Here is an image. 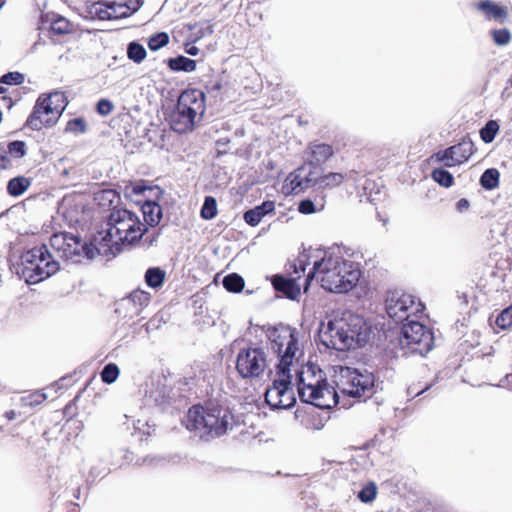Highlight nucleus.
Returning <instances> with one entry per match:
<instances>
[{"mask_svg":"<svg viewBox=\"0 0 512 512\" xmlns=\"http://www.w3.org/2000/svg\"><path fill=\"white\" fill-rule=\"evenodd\" d=\"M319 339L322 345L337 351L354 350L364 347L373 335L372 325L359 315L343 313L339 319L321 322Z\"/></svg>","mask_w":512,"mask_h":512,"instance_id":"obj_1","label":"nucleus"},{"mask_svg":"<svg viewBox=\"0 0 512 512\" xmlns=\"http://www.w3.org/2000/svg\"><path fill=\"white\" fill-rule=\"evenodd\" d=\"M316 275H320L321 287L333 293H347L359 282L361 277L360 265L357 262L333 256L325 251L320 259H315L313 267L306 276L309 284Z\"/></svg>","mask_w":512,"mask_h":512,"instance_id":"obj_2","label":"nucleus"},{"mask_svg":"<svg viewBox=\"0 0 512 512\" xmlns=\"http://www.w3.org/2000/svg\"><path fill=\"white\" fill-rule=\"evenodd\" d=\"M233 414L228 407L209 403L205 407L194 405L182 421L184 426L201 439L219 438L232 428Z\"/></svg>","mask_w":512,"mask_h":512,"instance_id":"obj_3","label":"nucleus"},{"mask_svg":"<svg viewBox=\"0 0 512 512\" xmlns=\"http://www.w3.org/2000/svg\"><path fill=\"white\" fill-rule=\"evenodd\" d=\"M10 262V271L29 285L40 283L54 275L60 268L48 247L42 244L21 254L16 262Z\"/></svg>","mask_w":512,"mask_h":512,"instance_id":"obj_4","label":"nucleus"},{"mask_svg":"<svg viewBox=\"0 0 512 512\" xmlns=\"http://www.w3.org/2000/svg\"><path fill=\"white\" fill-rule=\"evenodd\" d=\"M67 105V97L62 91L53 90L50 93L40 94L25 122V127L40 131L44 127L55 126Z\"/></svg>","mask_w":512,"mask_h":512,"instance_id":"obj_5","label":"nucleus"},{"mask_svg":"<svg viewBox=\"0 0 512 512\" xmlns=\"http://www.w3.org/2000/svg\"><path fill=\"white\" fill-rule=\"evenodd\" d=\"M374 374L358 368L344 366L340 368L337 387L345 396L365 400L373 393Z\"/></svg>","mask_w":512,"mask_h":512,"instance_id":"obj_6","label":"nucleus"},{"mask_svg":"<svg viewBox=\"0 0 512 512\" xmlns=\"http://www.w3.org/2000/svg\"><path fill=\"white\" fill-rule=\"evenodd\" d=\"M266 333L271 341V349L278 357L276 367H282L283 364L291 367L299 344L297 329L288 325H281L279 327L269 326Z\"/></svg>","mask_w":512,"mask_h":512,"instance_id":"obj_7","label":"nucleus"},{"mask_svg":"<svg viewBox=\"0 0 512 512\" xmlns=\"http://www.w3.org/2000/svg\"><path fill=\"white\" fill-rule=\"evenodd\" d=\"M432 329L418 321H407L400 329L399 343L412 354L427 355L434 347Z\"/></svg>","mask_w":512,"mask_h":512,"instance_id":"obj_8","label":"nucleus"},{"mask_svg":"<svg viewBox=\"0 0 512 512\" xmlns=\"http://www.w3.org/2000/svg\"><path fill=\"white\" fill-rule=\"evenodd\" d=\"M296 385L299 398L303 403L311 404L319 409L329 410L339 402V396L333 388L322 386L319 381L316 384H305L303 371L297 373Z\"/></svg>","mask_w":512,"mask_h":512,"instance_id":"obj_9","label":"nucleus"},{"mask_svg":"<svg viewBox=\"0 0 512 512\" xmlns=\"http://www.w3.org/2000/svg\"><path fill=\"white\" fill-rule=\"evenodd\" d=\"M94 201L104 210L110 211L106 216V224H121L131 221L133 224H142L139 217L131 210L119 208L120 192L115 189H103L94 194Z\"/></svg>","mask_w":512,"mask_h":512,"instance_id":"obj_10","label":"nucleus"},{"mask_svg":"<svg viewBox=\"0 0 512 512\" xmlns=\"http://www.w3.org/2000/svg\"><path fill=\"white\" fill-rule=\"evenodd\" d=\"M267 367V356L263 348L248 346L240 349L236 357V371L243 379L260 377Z\"/></svg>","mask_w":512,"mask_h":512,"instance_id":"obj_11","label":"nucleus"},{"mask_svg":"<svg viewBox=\"0 0 512 512\" xmlns=\"http://www.w3.org/2000/svg\"><path fill=\"white\" fill-rule=\"evenodd\" d=\"M121 233L119 226H107V229L93 234L91 239L95 245L96 255L110 259L120 254L123 251L124 242Z\"/></svg>","mask_w":512,"mask_h":512,"instance_id":"obj_12","label":"nucleus"},{"mask_svg":"<svg viewBox=\"0 0 512 512\" xmlns=\"http://www.w3.org/2000/svg\"><path fill=\"white\" fill-rule=\"evenodd\" d=\"M165 378H158L146 383L144 401L146 405H153L164 411L171 403V387L166 385Z\"/></svg>","mask_w":512,"mask_h":512,"instance_id":"obj_13","label":"nucleus"},{"mask_svg":"<svg viewBox=\"0 0 512 512\" xmlns=\"http://www.w3.org/2000/svg\"><path fill=\"white\" fill-rule=\"evenodd\" d=\"M416 298L400 289L389 290L385 298V310L392 319L398 318L399 313H405L415 304Z\"/></svg>","mask_w":512,"mask_h":512,"instance_id":"obj_14","label":"nucleus"},{"mask_svg":"<svg viewBox=\"0 0 512 512\" xmlns=\"http://www.w3.org/2000/svg\"><path fill=\"white\" fill-rule=\"evenodd\" d=\"M266 279L270 281L274 291L279 297L294 301L297 300L301 294V286L298 283V278L277 273L266 276Z\"/></svg>","mask_w":512,"mask_h":512,"instance_id":"obj_15","label":"nucleus"},{"mask_svg":"<svg viewBox=\"0 0 512 512\" xmlns=\"http://www.w3.org/2000/svg\"><path fill=\"white\" fill-rule=\"evenodd\" d=\"M197 116L185 109L178 101L174 105L170 116V127L178 134H185L194 129Z\"/></svg>","mask_w":512,"mask_h":512,"instance_id":"obj_16","label":"nucleus"},{"mask_svg":"<svg viewBox=\"0 0 512 512\" xmlns=\"http://www.w3.org/2000/svg\"><path fill=\"white\" fill-rule=\"evenodd\" d=\"M177 101L189 112L194 113L201 119L206 110V95L200 89L189 88L184 90Z\"/></svg>","mask_w":512,"mask_h":512,"instance_id":"obj_17","label":"nucleus"},{"mask_svg":"<svg viewBox=\"0 0 512 512\" xmlns=\"http://www.w3.org/2000/svg\"><path fill=\"white\" fill-rule=\"evenodd\" d=\"M276 374L277 377L273 380L271 387L280 399L287 397L290 401V396H295L292 389L291 367L285 364L282 367H276Z\"/></svg>","mask_w":512,"mask_h":512,"instance_id":"obj_18","label":"nucleus"},{"mask_svg":"<svg viewBox=\"0 0 512 512\" xmlns=\"http://www.w3.org/2000/svg\"><path fill=\"white\" fill-rule=\"evenodd\" d=\"M301 171L298 167L288 174L282 185V193L284 195H297L310 188L305 181L306 174H302Z\"/></svg>","mask_w":512,"mask_h":512,"instance_id":"obj_19","label":"nucleus"},{"mask_svg":"<svg viewBox=\"0 0 512 512\" xmlns=\"http://www.w3.org/2000/svg\"><path fill=\"white\" fill-rule=\"evenodd\" d=\"M159 198L137 199L136 203L140 205V210L144 217V224H160L163 216L162 207L158 203Z\"/></svg>","mask_w":512,"mask_h":512,"instance_id":"obj_20","label":"nucleus"},{"mask_svg":"<svg viewBox=\"0 0 512 512\" xmlns=\"http://www.w3.org/2000/svg\"><path fill=\"white\" fill-rule=\"evenodd\" d=\"M475 8L482 12L488 20L495 19L503 22L508 16L507 7L493 0H479L475 4Z\"/></svg>","mask_w":512,"mask_h":512,"instance_id":"obj_21","label":"nucleus"},{"mask_svg":"<svg viewBox=\"0 0 512 512\" xmlns=\"http://www.w3.org/2000/svg\"><path fill=\"white\" fill-rule=\"evenodd\" d=\"M275 210V202L265 200L261 204L246 210L243 214V219L246 224H259V222Z\"/></svg>","mask_w":512,"mask_h":512,"instance_id":"obj_22","label":"nucleus"},{"mask_svg":"<svg viewBox=\"0 0 512 512\" xmlns=\"http://www.w3.org/2000/svg\"><path fill=\"white\" fill-rule=\"evenodd\" d=\"M146 191H149L156 198H160L164 194V191L159 186H151L146 180H138L125 188V196L128 198L142 196L144 199Z\"/></svg>","mask_w":512,"mask_h":512,"instance_id":"obj_23","label":"nucleus"},{"mask_svg":"<svg viewBox=\"0 0 512 512\" xmlns=\"http://www.w3.org/2000/svg\"><path fill=\"white\" fill-rule=\"evenodd\" d=\"M164 64L173 72H193L196 70L197 61L184 55H177L164 60Z\"/></svg>","mask_w":512,"mask_h":512,"instance_id":"obj_24","label":"nucleus"},{"mask_svg":"<svg viewBox=\"0 0 512 512\" xmlns=\"http://www.w3.org/2000/svg\"><path fill=\"white\" fill-rule=\"evenodd\" d=\"M451 149L459 165L468 161L475 151L474 143L469 137H464L459 143L452 145Z\"/></svg>","mask_w":512,"mask_h":512,"instance_id":"obj_25","label":"nucleus"},{"mask_svg":"<svg viewBox=\"0 0 512 512\" xmlns=\"http://www.w3.org/2000/svg\"><path fill=\"white\" fill-rule=\"evenodd\" d=\"M302 174H306V184L311 187L318 186L320 188L321 175L324 172L321 165L315 164L314 161H308L299 166Z\"/></svg>","mask_w":512,"mask_h":512,"instance_id":"obj_26","label":"nucleus"},{"mask_svg":"<svg viewBox=\"0 0 512 512\" xmlns=\"http://www.w3.org/2000/svg\"><path fill=\"white\" fill-rule=\"evenodd\" d=\"M48 30L54 35L62 36L70 34L73 31L72 23L62 15L52 13L51 23Z\"/></svg>","mask_w":512,"mask_h":512,"instance_id":"obj_27","label":"nucleus"},{"mask_svg":"<svg viewBox=\"0 0 512 512\" xmlns=\"http://www.w3.org/2000/svg\"><path fill=\"white\" fill-rule=\"evenodd\" d=\"M108 9V13L110 16L108 20L123 19L128 18L134 13H136L139 10V5L137 7H130L126 3H116L108 1Z\"/></svg>","mask_w":512,"mask_h":512,"instance_id":"obj_28","label":"nucleus"},{"mask_svg":"<svg viewBox=\"0 0 512 512\" xmlns=\"http://www.w3.org/2000/svg\"><path fill=\"white\" fill-rule=\"evenodd\" d=\"M265 399L271 410H288L296 404V397L290 396V401L285 402L284 399H280L277 393L272 387L268 388L265 393Z\"/></svg>","mask_w":512,"mask_h":512,"instance_id":"obj_29","label":"nucleus"},{"mask_svg":"<svg viewBox=\"0 0 512 512\" xmlns=\"http://www.w3.org/2000/svg\"><path fill=\"white\" fill-rule=\"evenodd\" d=\"M159 226H128L125 230V235L122 236L123 248L137 243L143 238L144 235L149 233L150 228H158Z\"/></svg>","mask_w":512,"mask_h":512,"instance_id":"obj_30","label":"nucleus"},{"mask_svg":"<svg viewBox=\"0 0 512 512\" xmlns=\"http://www.w3.org/2000/svg\"><path fill=\"white\" fill-rule=\"evenodd\" d=\"M312 160L321 165L334 155V149L330 144L316 143L310 145Z\"/></svg>","mask_w":512,"mask_h":512,"instance_id":"obj_31","label":"nucleus"},{"mask_svg":"<svg viewBox=\"0 0 512 512\" xmlns=\"http://www.w3.org/2000/svg\"><path fill=\"white\" fill-rule=\"evenodd\" d=\"M439 377L436 375L432 381L422 382L417 381L411 383L406 389L407 402L414 400L415 398L423 395L425 392L431 390L433 386L438 382Z\"/></svg>","mask_w":512,"mask_h":512,"instance_id":"obj_32","label":"nucleus"},{"mask_svg":"<svg viewBox=\"0 0 512 512\" xmlns=\"http://www.w3.org/2000/svg\"><path fill=\"white\" fill-rule=\"evenodd\" d=\"M30 185V178L19 175L8 181L6 190L10 196L19 197L25 193V191L30 187Z\"/></svg>","mask_w":512,"mask_h":512,"instance_id":"obj_33","label":"nucleus"},{"mask_svg":"<svg viewBox=\"0 0 512 512\" xmlns=\"http://www.w3.org/2000/svg\"><path fill=\"white\" fill-rule=\"evenodd\" d=\"M85 8L90 17L97 18L99 20H108L110 17L108 13V1H87L85 3Z\"/></svg>","mask_w":512,"mask_h":512,"instance_id":"obj_34","label":"nucleus"},{"mask_svg":"<svg viewBox=\"0 0 512 512\" xmlns=\"http://www.w3.org/2000/svg\"><path fill=\"white\" fill-rule=\"evenodd\" d=\"M165 277L166 272L160 267H149L144 274L146 285L156 290L163 286Z\"/></svg>","mask_w":512,"mask_h":512,"instance_id":"obj_35","label":"nucleus"},{"mask_svg":"<svg viewBox=\"0 0 512 512\" xmlns=\"http://www.w3.org/2000/svg\"><path fill=\"white\" fill-rule=\"evenodd\" d=\"M480 186L486 191L496 189L500 184V172L496 168H487L479 178Z\"/></svg>","mask_w":512,"mask_h":512,"instance_id":"obj_36","label":"nucleus"},{"mask_svg":"<svg viewBox=\"0 0 512 512\" xmlns=\"http://www.w3.org/2000/svg\"><path fill=\"white\" fill-rule=\"evenodd\" d=\"M115 309L114 312L122 319H132L140 313L136 306H133L130 301L126 297H123L114 303Z\"/></svg>","mask_w":512,"mask_h":512,"instance_id":"obj_37","label":"nucleus"},{"mask_svg":"<svg viewBox=\"0 0 512 512\" xmlns=\"http://www.w3.org/2000/svg\"><path fill=\"white\" fill-rule=\"evenodd\" d=\"M222 285L230 293H240L244 290L245 280L238 273H229L222 279Z\"/></svg>","mask_w":512,"mask_h":512,"instance_id":"obj_38","label":"nucleus"},{"mask_svg":"<svg viewBox=\"0 0 512 512\" xmlns=\"http://www.w3.org/2000/svg\"><path fill=\"white\" fill-rule=\"evenodd\" d=\"M77 254L75 258H78V263L82 259L92 260L96 256L95 245L92 239L83 240L79 235L77 237Z\"/></svg>","mask_w":512,"mask_h":512,"instance_id":"obj_39","label":"nucleus"},{"mask_svg":"<svg viewBox=\"0 0 512 512\" xmlns=\"http://www.w3.org/2000/svg\"><path fill=\"white\" fill-rule=\"evenodd\" d=\"M125 297L131 302V304H133V306H136L139 313L148 306L151 300V294L140 288L133 290Z\"/></svg>","mask_w":512,"mask_h":512,"instance_id":"obj_40","label":"nucleus"},{"mask_svg":"<svg viewBox=\"0 0 512 512\" xmlns=\"http://www.w3.org/2000/svg\"><path fill=\"white\" fill-rule=\"evenodd\" d=\"M126 52L128 59L136 64L142 63L147 56L145 47L137 40L128 43Z\"/></svg>","mask_w":512,"mask_h":512,"instance_id":"obj_41","label":"nucleus"},{"mask_svg":"<svg viewBox=\"0 0 512 512\" xmlns=\"http://www.w3.org/2000/svg\"><path fill=\"white\" fill-rule=\"evenodd\" d=\"M143 320L144 318H140L129 324L128 330L123 335H121L120 341L129 343L136 337H145V326Z\"/></svg>","mask_w":512,"mask_h":512,"instance_id":"obj_42","label":"nucleus"},{"mask_svg":"<svg viewBox=\"0 0 512 512\" xmlns=\"http://www.w3.org/2000/svg\"><path fill=\"white\" fill-rule=\"evenodd\" d=\"M432 179L444 188L454 185V176L445 167L434 168L431 172Z\"/></svg>","mask_w":512,"mask_h":512,"instance_id":"obj_43","label":"nucleus"},{"mask_svg":"<svg viewBox=\"0 0 512 512\" xmlns=\"http://www.w3.org/2000/svg\"><path fill=\"white\" fill-rule=\"evenodd\" d=\"M499 129L500 125L496 120H488L479 131L481 140L486 144L493 142Z\"/></svg>","mask_w":512,"mask_h":512,"instance_id":"obj_44","label":"nucleus"},{"mask_svg":"<svg viewBox=\"0 0 512 512\" xmlns=\"http://www.w3.org/2000/svg\"><path fill=\"white\" fill-rule=\"evenodd\" d=\"M492 323L501 330H506L512 327V304L499 312L494 321L490 318V324Z\"/></svg>","mask_w":512,"mask_h":512,"instance_id":"obj_45","label":"nucleus"},{"mask_svg":"<svg viewBox=\"0 0 512 512\" xmlns=\"http://www.w3.org/2000/svg\"><path fill=\"white\" fill-rule=\"evenodd\" d=\"M77 237L78 235L71 233L68 237V241L59 257L65 260H70L73 263H78V258H75L77 254Z\"/></svg>","mask_w":512,"mask_h":512,"instance_id":"obj_46","label":"nucleus"},{"mask_svg":"<svg viewBox=\"0 0 512 512\" xmlns=\"http://www.w3.org/2000/svg\"><path fill=\"white\" fill-rule=\"evenodd\" d=\"M169 41V34L165 31H160L152 34L147 39V45L151 51L155 52L168 45Z\"/></svg>","mask_w":512,"mask_h":512,"instance_id":"obj_47","label":"nucleus"},{"mask_svg":"<svg viewBox=\"0 0 512 512\" xmlns=\"http://www.w3.org/2000/svg\"><path fill=\"white\" fill-rule=\"evenodd\" d=\"M120 374V369L116 363L109 362L104 365L100 377L103 383L105 384H113Z\"/></svg>","mask_w":512,"mask_h":512,"instance_id":"obj_48","label":"nucleus"},{"mask_svg":"<svg viewBox=\"0 0 512 512\" xmlns=\"http://www.w3.org/2000/svg\"><path fill=\"white\" fill-rule=\"evenodd\" d=\"M200 215L204 220H211L217 215V201L213 196H206L204 198Z\"/></svg>","mask_w":512,"mask_h":512,"instance_id":"obj_49","label":"nucleus"},{"mask_svg":"<svg viewBox=\"0 0 512 512\" xmlns=\"http://www.w3.org/2000/svg\"><path fill=\"white\" fill-rule=\"evenodd\" d=\"M433 157L435 158V161L442 163L444 167H454L459 165L456 163V157L453 153V150L451 149V146L439 150L433 155Z\"/></svg>","mask_w":512,"mask_h":512,"instance_id":"obj_50","label":"nucleus"},{"mask_svg":"<svg viewBox=\"0 0 512 512\" xmlns=\"http://www.w3.org/2000/svg\"><path fill=\"white\" fill-rule=\"evenodd\" d=\"M377 485L375 482L370 481L364 485L361 490L357 493V498L365 504L371 503L377 495Z\"/></svg>","mask_w":512,"mask_h":512,"instance_id":"obj_51","label":"nucleus"},{"mask_svg":"<svg viewBox=\"0 0 512 512\" xmlns=\"http://www.w3.org/2000/svg\"><path fill=\"white\" fill-rule=\"evenodd\" d=\"M345 179L342 173L330 172L321 175L320 188H333L339 186Z\"/></svg>","mask_w":512,"mask_h":512,"instance_id":"obj_52","label":"nucleus"},{"mask_svg":"<svg viewBox=\"0 0 512 512\" xmlns=\"http://www.w3.org/2000/svg\"><path fill=\"white\" fill-rule=\"evenodd\" d=\"M87 131V122L83 117H75L70 119L64 129L65 133H73L75 135L83 134Z\"/></svg>","mask_w":512,"mask_h":512,"instance_id":"obj_53","label":"nucleus"},{"mask_svg":"<svg viewBox=\"0 0 512 512\" xmlns=\"http://www.w3.org/2000/svg\"><path fill=\"white\" fill-rule=\"evenodd\" d=\"M490 35L495 45L503 47L510 43L512 35L508 28L493 29Z\"/></svg>","mask_w":512,"mask_h":512,"instance_id":"obj_54","label":"nucleus"},{"mask_svg":"<svg viewBox=\"0 0 512 512\" xmlns=\"http://www.w3.org/2000/svg\"><path fill=\"white\" fill-rule=\"evenodd\" d=\"M70 234L71 233H68V232H60V233H54L50 237V245H51L52 249L56 252L58 257H59V254L62 253Z\"/></svg>","mask_w":512,"mask_h":512,"instance_id":"obj_55","label":"nucleus"},{"mask_svg":"<svg viewBox=\"0 0 512 512\" xmlns=\"http://www.w3.org/2000/svg\"><path fill=\"white\" fill-rule=\"evenodd\" d=\"M25 81V75L19 71H9L2 74V85L19 86Z\"/></svg>","mask_w":512,"mask_h":512,"instance_id":"obj_56","label":"nucleus"},{"mask_svg":"<svg viewBox=\"0 0 512 512\" xmlns=\"http://www.w3.org/2000/svg\"><path fill=\"white\" fill-rule=\"evenodd\" d=\"M8 153L14 158H23L26 153V143L22 140L10 141L7 145Z\"/></svg>","mask_w":512,"mask_h":512,"instance_id":"obj_57","label":"nucleus"},{"mask_svg":"<svg viewBox=\"0 0 512 512\" xmlns=\"http://www.w3.org/2000/svg\"><path fill=\"white\" fill-rule=\"evenodd\" d=\"M165 323V320L162 315L155 314L151 317L147 322H144L145 326V337H149V335L160 329L161 326Z\"/></svg>","mask_w":512,"mask_h":512,"instance_id":"obj_58","label":"nucleus"},{"mask_svg":"<svg viewBox=\"0 0 512 512\" xmlns=\"http://www.w3.org/2000/svg\"><path fill=\"white\" fill-rule=\"evenodd\" d=\"M47 399L45 393L37 391L31 393L27 397H23L21 400L24 406L35 407L41 403H43Z\"/></svg>","mask_w":512,"mask_h":512,"instance_id":"obj_59","label":"nucleus"},{"mask_svg":"<svg viewBox=\"0 0 512 512\" xmlns=\"http://www.w3.org/2000/svg\"><path fill=\"white\" fill-rule=\"evenodd\" d=\"M114 109V104L107 98H101L96 102L95 111L100 116H108Z\"/></svg>","mask_w":512,"mask_h":512,"instance_id":"obj_60","label":"nucleus"},{"mask_svg":"<svg viewBox=\"0 0 512 512\" xmlns=\"http://www.w3.org/2000/svg\"><path fill=\"white\" fill-rule=\"evenodd\" d=\"M316 204L310 198L302 199L298 203V212L303 215H310L316 212Z\"/></svg>","mask_w":512,"mask_h":512,"instance_id":"obj_61","label":"nucleus"},{"mask_svg":"<svg viewBox=\"0 0 512 512\" xmlns=\"http://www.w3.org/2000/svg\"><path fill=\"white\" fill-rule=\"evenodd\" d=\"M311 254L306 251L304 248L302 252L299 253L298 257L295 261L298 263V268L302 269V273H305L307 266L310 264Z\"/></svg>","mask_w":512,"mask_h":512,"instance_id":"obj_62","label":"nucleus"},{"mask_svg":"<svg viewBox=\"0 0 512 512\" xmlns=\"http://www.w3.org/2000/svg\"><path fill=\"white\" fill-rule=\"evenodd\" d=\"M205 88L207 93L213 97H217L222 89V82L221 80H210L206 83Z\"/></svg>","mask_w":512,"mask_h":512,"instance_id":"obj_63","label":"nucleus"},{"mask_svg":"<svg viewBox=\"0 0 512 512\" xmlns=\"http://www.w3.org/2000/svg\"><path fill=\"white\" fill-rule=\"evenodd\" d=\"M285 267L290 276L295 274V278L298 280L301 278L302 269L298 268V263L295 260L288 262Z\"/></svg>","mask_w":512,"mask_h":512,"instance_id":"obj_64","label":"nucleus"}]
</instances>
